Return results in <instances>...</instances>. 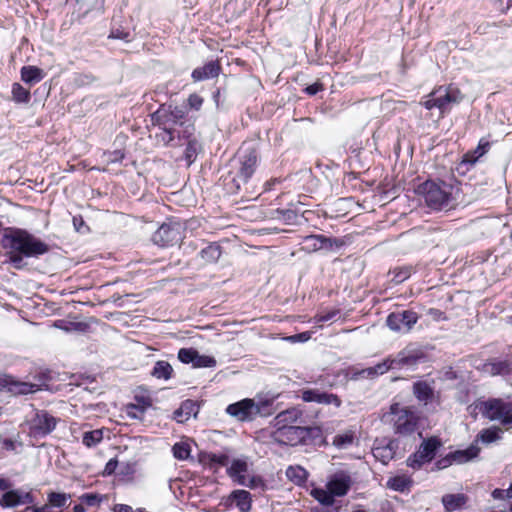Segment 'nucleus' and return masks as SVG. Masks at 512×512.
I'll use <instances>...</instances> for the list:
<instances>
[{"instance_id": "f257e3e1", "label": "nucleus", "mask_w": 512, "mask_h": 512, "mask_svg": "<svg viewBox=\"0 0 512 512\" xmlns=\"http://www.w3.org/2000/svg\"><path fill=\"white\" fill-rule=\"evenodd\" d=\"M1 245L9 262L17 269L24 265L25 258H38L49 252V245L21 228L8 227L4 230Z\"/></svg>"}, {"instance_id": "f03ea898", "label": "nucleus", "mask_w": 512, "mask_h": 512, "mask_svg": "<svg viewBox=\"0 0 512 512\" xmlns=\"http://www.w3.org/2000/svg\"><path fill=\"white\" fill-rule=\"evenodd\" d=\"M452 189L450 184L431 180L424 182L418 188L427 206L434 210H441L450 205Z\"/></svg>"}, {"instance_id": "7ed1b4c3", "label": "nucleus", "mask_w": 512, "mask_h": 512, "mask_svg": "<svg viewBox=\"0 0 512 512\" xmlns=\"http://www.w3.org/2000/svg\"><path fill=\"white\" fill-rule=\"evenodd\" d=\"M462 99L461 91L457 87L449 85L434 89L421 103L428 110L437 108L440 116H443L453 104L460 103Z\"/></svg>"}, {"instance_id": "20e7f679", "label": "nucleus", "mask_w": 512, "mask_h": 512, "mask_svg": "<svg viewBox=\"0 0 512 512\" xmlns=\"http://www.w3.org/2000/svg\"><path fill=\"white\" fill-rule=\"evenodd\" d=\"M387 416L390 418L389 421L393 423L397 434L410 435L416 430L418 417L409 407L394 403L390 406Z\"/></svg>"}, {"instance_id": "39448f33", "label": "nucleus", "mask_w": 512, "mask_h": 512, "mask_svg": "<svg viewBox=\"0 0 512 512\" xmlns=\"http://www.w3.org/2000/svg\"><path fill=\"white\" fill-rule=\"evenodd\" d=\"M251 463L247 457L234 458L227 467V475L238 485L257 488L263 485L260 477L250 474Z\"/></svg>"}, {"instance_id": "423d86ee", "label": "nucleus", "mask_w": 512, "mask_h": 512, "mask_svg": "<svg viewBox=\"0 0 512 512\" xmlns=\"http://www.w3.org/2000/svg\"><path fill=\"white\" fill-rule=\"evenodd\" d=\"M479 411L491 421H499L503 425L512 424V404L502 399H489L478 405Z\"/></svg>"}, {"instance_id": "0eeeda50", "label": "nucleus", "mask_w": 512, "mask_h": 512, "mask_svg": "<svg viewBox=\"0 0 512 512\" xmlns=\"http://www.w3.org/2000/svg\"><path fill=\"white\" fill-rule=\"evenodd\" d=\"M312 428L291 426L270 431V437L274 442L282 445L296 446L302 444L311 435Z\"/></svg>"}, {"instance_id": "6e6552de", "label": "nucleus", "mask_w": 512, "mask_h": 512, "mask_svg": "<svg viewBox=\"0 0 512 512\" xmlns=\"http://www.w3.org/2000/svg\"><path fill=\"white\" fill-rule=\"evenodd\" d=\"M57 420L46 411H37L28 421V435L41 439L50 434L56 427Z\"/></svg>"}, {"instance_id": "1a4fd4ad", "label": "nucleus", "mask_w": 512, "mask_h": 512, "mask_svg": "<svg viewBox=\"0 0 512 512\" xmlns=\"http://www.w3.org/2000/svg\"><path fill=\"white\" fill-rule=\"evenodd\" d=\"M226 412L240 421H249L261 413V403L253 399H243L228 405Z\"/></svg>"}, {"instance_id": "9d476101", "label": "nucleus", "mask_w": 512, "mask_h": 512, "mask_svg": "<svg viewBox=\"0 0 512 512\" xmlns=\"http://www.w3.org/2000/svg\"><path fill=\"white\" fill-rule=\"evenodd\" d=\"M182 226L180 223H164L153 234L152 240L155 244L165 247L179 243L182 239Z\"/></svg>"}, {"instance_id": "9b49d317", "label": "nucleus", "mask_w": 512, "mask_h": 512, "mask_svg": "<svg viewBox=\"0 0 512 512\" xmlns=\"http://www.w3.org/2000/svg\"><path fill=\"white\" fill-rule=\"evenodd\" d=\"M418 315L414 311L406 310L402 312L391 313L387 317L388 327L397 332H408L412 326L417 322Z\"/></svg>"}, {"instance_id": "f8f14e48", "label": "nucleus", "mask_w": 512, "mask_h": 512, "mask_svg": "<svg viewBox=\"0 0 512 512\" xmlns=\"http://www.w3.org/2000/svg\"><path fill=\"white\" fill-rule=\"evenodd\" d=\"M352 483L351 475L347 471L340 470L329 476L326 488L334 497H343L350 490Z\"/></svg>"}, {"instance_id": "ddd939ff", "label": "nucleus", "mask_w": 512, "mask_h": 512, "mask_svg": "<svg viewBox=\"0 0 512 512\" xmlns=\"http://www.w3.org/2000/svg\"><path fill=\"white\" fill-rule=\"evenodd\" d=\"M479 452L480 448L476 444H472L466 449L450 453L445 458L439 460L437 466L438 468H445L452 463L464 464L476 458Z\"/></svg>"}, {"instance_id": "4468645a", "label": "nucleus", "mask_w": 512, "mask_h": 512, "mask_svg": "<svg viewBox=\"0 0 512 512\" xmlns=\"http://www.w3.org/2000/svg\"><path fill=\"white\" fill-rule=\"evenodd\" d=\"M239 179L245 183L252 176L257 165V154L253 149L242 150L239 154Z\"/></svg>"}, {"instance_id": "2eb2a0df", "label": "nucleus", "mask_w": 512, "mask_h": 512, "mask_svg": "<svg viewBox=\"0 0 512 512\" xmlns=\"http://www.w3.org/2000/svg\"><path fill=\"white\" fill-rule=\"evenodd\" d=\"M393 358L395 369L414 368L418 363L424 361V354L417 349H404Z\"/></svg>"}, {"instance_id": "dca6fc26", "label": "nucleus", "mask_w": 512, "mask_h": 512, "mask_svg": "<svg viewBox=\"0 0 512 512\" xmlns=\"http://www.w3.org/2000/svg\"><path fill=\"white\" fill-rule=\"evenodd\" d=\"M302 399L305 402H315L323 405H333L336 408H339L342 404L341 399L336 394L320 391L318 389L303 390Z\"/></svg>"}, {"instance_id": "f3484780", "label": "nucleus", "mask_w": 512, "mask_h": 512, "mask_svg": "<svg viewBox=\"0 0 512 512\" xmlns=\"http://www.w3.org/2000/svg\"><path fill=\"white\" fill-rule=\"evenodd\" d=\"M302 410L292 407L278 413L270 424V429H282L286 427L295 426L298 420L302 417Z\"/></svg>"}, {"instance_id": "a211bd4d", "label": "nucleus", "mask_w": 512, "mask_h": 512, "mask_svg": "<svg viewBox=\"0 0 512 512\" xmlns=\"http://www.w3.org/2000/svg\"><path fill=\"white\" fill-rule=\"evenodd\" d=\"M34 499L30 492H25L20 489L9 490L3 494L0 499L2 507H15L23 504H31Z\"/></svg>"}, {"instance_id": "6ab92c4d", "label": "nucleus", "mask_w": 512, "mask_h": 512, "mask_svg": "<svg viewBox=\"0 0 512 512\" xmlns=\"http://www.w3.org/2000/svg\"><path fill=\"white\" fill-rule=\"evenodd\" d=\"M434 382L419 380L413 384V394L416 399L425 405L435 399Z\"/></svg>"}, {"instance_id": "aec40b11", "label": "nucleus", "mask_w": 512, "mask_h": 512, "mask_svg": "<svg viewBox=\"0 0 512 512\" xmlns=\"http://www.w3.org/2000/svg\"><path fill=\"white\" fill-rule=\"evenodd\" d=\"M490 147L491 143L487 139L481 138L473 151L464 154L460 165H465L467 169H469V167L474 166L477 161L490 150Z\"/></svg>"}, {"instance_id": "412c9836", "label": "nucleus", "mask_w": 512, "mask_h": 512, "mask_svg": "<svg viewBox=\"0 0 512 512\" xmlns=\"http://www.w3.org/2000/svg\"><path fill=\"white\" fill-rule=\"evenodd\" d=\"M156 114L159 125H168L175 128L176 125L183 123L184 112L177 107L170 110L157 111Z\"/></svg>"}, {"instance_id": "4be33fe9", "label": "nucleus", "mask_w": 512, "mask_h": 512, "mask_svg": "<svg viewBox=\"0 0 512 512\" xmlns=\"http://www.w3.org/2000/svg\"><path fill=\"white\" fill-rule=\"evenodd\" d=\"M219 72V65L214 61H210L204 66L194 69L192 72V78L194 81H202L205 79L217 77Z\"/></svg>"}, {"instance_id": "5701e85b", "label": "nucleus", "mask_w": 512, "mask_h": 512, "mask_svg": "<svg viewBox=\"0 0 512 512\" xmlns=\"http://www.w3.org/2000/svg\"><path fill=\"white\" fill-rule=\"evenodd\" d=\"M413 480L407 474H397L390 477L386 482V487L396 492H405L410 490Z\"/></svg>"}, {"instance_id": "b1692460", "label": "nucleus", "mask_w": 512, "mask_h": 512, "mask_svg": "<svg viewBox=\"0 0 512 512\" xmlns=\"http://www.w3.org/2000/svg\"><path fill=\"white\" fill-rule=\"evenodd\" d=\"M198 406L192 400L184 401L181 406L174 412V419L178 423H184L189 420L192 416H196L198 413Z\"/></svg>"}, {"instance_id": "393cba45", "label": "nucleus", "mask_w": 512, "mask_h": 512, "mask_svg": "<svg viewBox=\"0 0 512 512\" xmlns=\"http://www.w3.org/2000/svg\"><path fill=\"white\" fill-rule=\"evenodd\" d=\"M467 500V496L462 493L446 494L442 497L445 512H453L457 509H461L466 504Z\"/></svg>"}, {"instance_id": "a878e982", "label": "nucleus", "mask_w": 512, "mask_h": 512, "mask_svg": "<svg viewBox=\"0 0 512 512\" xmlns=\"http://www.w3.org/2000/svg\"><path fill=\"white\" fill-rule=\"evenodd\" d=\"M390 369H395L392 357L384 359L382 362L376 364L373 367L363 369L360 374H362L364 377H374L378 375H383Z\"/></svg>"}, {"instance_id": "bb28decb", "label": "nucleus", "mask_w": 512, "mask_h": 512, "mask_svg": "<svg viewBox=\"0 0 512 512\" xmlns=\"http://www.w3.org/2000/svg\"><path fill=\"white\" fill-rule=\"evenodd\" d=\"M230 499L236 504L241 512H248L252 506L251 494L246 490H235L231 493Z\"/></svg>"}, {"instance_id": "cd10ccee", "label": "nucleus", "mask_w": 512, "mask_h": 512, "mask_svg": "<svg viewBox=\"0 0 512 512\" xmlns=\"http://www.w3.org/2000/svg\"><path fill=\"white\" fill-rule=\"evenodd\" d=\"M44 76L43 70L36 66H24L21 69L22 81L30 85L40 82Z\"/></svg>"}, {"instance_id": "c85d7f7f", "label": "nucleus", "mask_w": 512, "mask_h": 512, "mask_svg": "<svg viewBox=\"0 0 512 512\" xmlns=\"http://www.w3.org/2000/svg\"><path fill=\"white\" fill-rule=\"evenodd\" d=\"M441 441L436 437H430L428 439L423 440L418 450L428 458L429 461L435 457L437 450L441 447Z\"/></svg>"}, {"instance_id": "c756f323", "label": "nucleus", "mask_w": 512, "mask_h": 512, "mask_svg": "<svg viewBox=\"0 0 512 512\" xmlns=\"http://www.w3.org/2000/svg\"><path fill=\"white\" fill-rule=\"evenodd\" d=\"M173 368L169 362L159 360L154 364L151 375L156 379L169 380L173 376Z\"/></svg>"}, {"instance_id": "7c9ffc66", "label": "nucleus", "mask_w": 512, "mask_h": 512, "mask_svg": "<svg viewBox=\"0 0 512 512\" xmlns=\"http://www.w3.org/2000/svg\"><path fill=\"white\" fill-rule=\"evenodd\" d=\"M8 390L13 394L24 395L37 391V385L11 379L7 383Z\"/></svg>"}, {"instance_id": "2f4dec72", "label": "nucleus", "mask_w": 512, "mask_h": 512, "mask_svg": "<svg viewBox=\"0 0 512 512\" xmlns=\"http://www.w3.org/2000/svg\"><path fill=\"white\" fill-rule=\"evenodd\" d=\"M355 432L346 430L334 436L332 444L338 449H347L354 444Z\"/></svg>"}, {"instance_id": "473e14b6", "label": "nucleus", "mask_w": 512, "mask_h": 512, "mask_svg": "<svg viewBox=\"0 0 512 512\" xmlns=\"http://www.w3.org/2000/svg\"><path fill=\"white\" fill-rule=\"evenodd\" d=\"M203 461L211 469L217 470L220 467L228 466L229 457L226 454L208 453L204 456Z\"/></svg>"}, {"instance_id": "72a5a7b5", "label": "nucleus", "mask_w": 512, "mask_h": 512, "mask_svg": "<svg viewBox=\"0 0 512 512\" xmlns=\"http://www.w3.org/2000/svg\"><path fill=\"white\" fill-rule=\"evenodd\" d=\"M287 478L297 485H302L306 482L308 473L301 466H289L286 469Z\"/></svg>"}, {"instance_id": "f704fd0d", "label": "nucleus", "mask_w": 512, "mask_h": 512, "mask_svg": "<svg viewBox=\"0 0 512 512\" xmlns=\"http://www.w3.org/2000/svg\"><path fill=\"white\" fill-rule=\"evenodd\" d=\"M310 495L324 506H332L335 502V497L327 488H313Z\"/></svg>"}, {"instance_id": "c9c22d12", "label": "nucleus", "mask_w": 512, "mask_h": 512, "mask_svg": "<svg viewBox=\"0 0 512 512\" xmlns=\"http://www.w3.org/2000/svg\"><path fill=\"white\" fill-rule=\"evenodd\" d=\"M327 242V239L321 235H310L304 239L303 249L312 252L322 249Z\"/></svg>"}, {"instance_id": "e433bc0d", "label": "nucleus", "mask_w": 512, "mask_h": 512, "mask_svg": "<svg viewBox=\"0 0 512 512\" xmlns=\"http://www.w3.org/2000/svg\"><path fill=\"white\" fill-rule=\"evenodd\" d=\"M71 499V495L68 493L50 492L47 495L49 507L62 508L65 507L67 502Z\"/></svg>"}, {"instance_id": "4c0bfd02", "label": "nucleus", "mask_w": 512, "mask_h": 512, "mask_svg": "<svg viewBox=\"0 0 512 512\" xmlns=\"http://www.w3.org/2000/svg\"><path fill=\"white\" fill-rule=\"evenodd\" d=\"M103 433V429L84 432L82 442L88 448L95 447L103 440Z\"/></svg>"}, {"instance_id": "58836bf2", "label": "nucleus", "mask_w": 512, "mask_h": 512, "mask_svg": "<svg viewBox=\"0 0 512 512\" xmlns=\"http://www.w3.org/2000/svg\"><path fill=\"white\" fill-rule=\"evenodd\" d=\"M160 129L161 131L156 133V138L158 142H162L165 145L169 144L174 139L175 134L180 135V132L172 126L160 125Z\"/></svg>"}, {"instance_id": "ea45409f", "label": "nucleus", "mask_w": 512, "mask_h": 512, "mask_svg": "<svg viewBox=\"0 0 512 512\" xmlns=\"http://www.w3.org/2000/svg\"><path fill=\"white\" fill-rule=\"evenodd\" d=\"M502 430L497 427H491L488 429H484L478 435V439L483 443H492L500 439Z\"/></svg>"}, {"instance_id": "a19ab883", "label": "nucleus", "mask_w": 512, "mask_h": 512, "mask_svg": "<svg viewBox=\"0 0 512 512\" xmlns=\"http://www.w3.org/2000/svg\"><path fill=\"white\" fill-rule=\"evenodd\" d=\"M11 92H12V96H13L14 101H16L18 103H27L30 100V98H31L29 90L24 88L19 83H14L12 85V91Z\"/></svg>"}, {"instance_id": "79ce46f5", "label": "nucleus", "mask_w": 512, "mask_h": 512, "mask_svg": "<svg viewBox=\"0 0 512 512\" xmlns=\"http://www.w3.org/2000/svg\"><path fill=\"white\" fill-rule=\"evenodd\" d=\"M172 452L176 459L187 460L190 456L191 448L187 442H178L173 445Z\"/></svg>"}, {"instance_id": "37998d69", "label": "nucleus", "mask_w": 512, "mask_h": 512, "mask_svg": "<svg viewBox=\"0 0 512 512\" xmlns=\"http://www.w3.org/2000/svg\"><path fill=\"white\" fill-rule=\"evenodd\" d=\"M192 366L194 368H207V367H215L216 360L214 357L208 355H201L196 350V356L193 359Z\"/></svg>"}, {"instance_id": "c03bdc74", "label": "nucleus", "mask_w": 512, "mask_h": 512, "mask_svg": "<svg viewBox=\"0 0 512 512\" xmlns=\"http://www.w3.org/2000/svg\"><path fill=\"white\" fill-rule=\"evenodd\" d=\"M407 466L413 469H420L425 463L430 462L428 458H426L420 450H417L415 453L410 455L407 458Z\"/></svg>"}, {"instance_id": "a18cd8bd", "label": "nucleus", "mask_w": 512, "mask_h": 512, "mask_svg": "<svg viewBox=\"0 0 512 512\" xmlns=\"http://www.w3.org/2000/svg\"><path fill=\"white\" fill-rule=\"evenodd\" d=\"M221 255V250L218 245L211 244L207 246L206 248L202 249L201 251V257L209 262H213L219 259Z\"/></svg>"}, {"instance_id": "49530a36", "label": "nucleus", "mask_w": 512, "mask_h": 512, "mask_svg": "<svg viewBox=\"0 0 512 512\" xmlns=\"http://www.w3.org/2000/svg\"><path fill=\"white\" fill-rule=\"evenodd\" d=\"M373 455L376 459L386 464L393 458V451L390 447H377L373 450Z\"/></svg>"}, {"instance_id": "de8ad7c7", "label": "nucleus", "mask_w": 512, "mask_h": 512, "mask_svg": "<svg viewBox=\"0 0 512 512\" xmlns=\"http://www.w3.org/2000/svg\"><path fill=\"white\" fill-rule=\"evenodd\" d=\"M102 499L103 497L97 493H85L79 497V500L83 504H86L87 506L91 507L98 506L101 503Z\"/></svg>"}, {"instance_id": "09e8293b", "label": "nucleus", "mask_w": 512, "mask_h": 512, "mask_svg": "<svg viewBox=\"0 0 512 512\" xmlns=\"http://www.w3.org/2000/svg\"><path fill=\"white\" fill-rule=\"evenodd\" d=\"M196 356V350L193 348H181L178 351V359L184 364H192Z\"/></svg>"}, {"instance_id": "8fccbe9b", "label": "nucleus", "mask_w": 512, "mask_h": 512, "mask_svg": "<svg viewBox=\"0 0 512 512\" xmlns=\"http://www.w3.org/2000/svg\"><path fill=\"white\" fill-rule=\"evenodd\" d=\"M485 367L486 371L492 375H500L508 372V364L506 362L489 363Z\"/></svg>"}, {"instance_id": "3c124183", "label": "nucleus", "mask_w": 512, "mask_h": 512, "mask_svg": "<svg viewBox=\"0 0 512 512\" xmlns=\"http://www.w3.org/2000/svg\"><path fill=\"white\" fill-rule=\"evenodd\" d=\"M76 2L79 5V10H82L83 13H88L98 4V0H76Z\"/></svg>"}, {"instance_id": "603ef678", "label": "nucleus", "mask_w": 512, "mask_h": 512, "mask_svg": "<svg viewBox=\"0 0 512 512\" xmlns=\"http://www.w3.org/2000/svg\"><path fill=\"white\" fill-rule=\"evenodd\" d=\"M113 512H148L144 508H136L134 509L130 505L126 504H116L113 507Z\"/></svg>"}, {"instance_id": "864d4df0", "label": "nucleus", "mask_w": 512, "mask_h": 512, "mask_svg": "<svg viewBox=\"0 0 512 512\" xmlns=\"http://www.w3.org/2000/svg\"><path fill=\"white\" fill-rule=\"evenodd\" d=\"M189 106L194 110H199L203 104V98L198 94H191L188 98Z\"/></svg>"}, {"instance_id": "5fc2aeb1", "label": "nucleus", "mask_w": 512, "mask_h": 512, "mask_svg": "<svg viewBox=\"0 0 512 512\" xmlns=\"http://www.w3.org/2000/svg\"><path fill=\"white\" fill-rule=\"evenodd\" d=\"M197 149L198 143L196 141H189L185 151V156L189 162H191L192 158L196 155Z\"/></svg>"}, {"instance_id": "6e6d98bb", "label": "nucleus", "mask_w": 512, "mask_h": 512, "mask_svg": "<svg viewBox=\"0 0 512 512\" xmlns=\"http://www.w3.org/2000/svg\"><path fill=\"white\" fill-rule=\"evenodd\" d=\"M336 315H337L336 311H329V312H326V313H320V314L315 316L314 320H315V323L328 322V321L333 320Z\"/></svg>"}, {"instance_id": "4d7b16f0", "label": "nucleus", "mask_w": 512, "mask_h": 512, "mask_svg": "<svg viewBox=\"0 0 512 512\" xmlns=\"http://www.w3.org/2000/svg\"><path fill=\"white\" fill-rule=\"evenodd\" d=\"M105 156L107 157V162H119L124 158V153L120 150H116L113 152L105 153Z\"/></svg>"}, {"instance_id": "13d9d810", "label": "nucleus", "mask_w": 512, "mask_h": 512, "mask_svg": "<svg viewBox=\"0 0 512 512\" xmlns=\"http://www.w3.org/2000/svg\"><path fill=\"white\" fill-rule=\"evenodd\" d=\"M323 90V85L320 82H315L305 88V92L309 95H316Z\"/></svg>"}, {"instance_id": "bf43d9fd", "label": "nucleus", "mask_w": 512, "mask_h": 512, "mask_svg": "<svg viewBox=\"0 0 512 512\" xmlns=\"http://www.w3.org/2000/svg\"><path fill=\"white\" fill-rule=\"evenodd\" d=\"M28 511H30V512H61V511H53L49 507V505H46V504L41 507H27L25 509V512H28Z\"/></svg>"}, {"instance_id": "052dcab7", "label": "nucleus", "mask_w": 512, "mask_h": 512, "mask_svg": "<svg viewBox=\"0 0 512 512\" xmlns=\"http://www.w3.org/2000/svg\"><path fill=\"white\" fill-rule=\"evenodd\" d=\"M11 487L12 483L9 480L0 477V490L7 492L11 490Z\"/></svg>"}, {"instance_id": "680f3d73", "label": "nucleus", "mask_w": 512, "mask_h": 512, "mask_svg": "<svg viewBox=\"0 0 512 512\" xmlns=\"http://www.w3.org/2000/svg\"><path fill=\"white\" fill-rule=\"evenodd\" d=\"M410 276V271L409 270H404V271H400L396 276H395V279L397 282H402L404 281L405 279H407L408 277Z\"/></svg>"}, {"instance_id": "e2e57ef3", "label": "nucleus", "mask_w": 512, "mask_h": 512, "mask_svg": "<svg viewBox=\"0 0 512 512\" xmlns=\"http://www.w3.org/2000/svg\"><path fill=\"white\" fill-rule=\"evenodd\" d=\"M492 496L494 499H505L506 497V490L503 489H495L492 492Z\"/></svg>"}, {"instance_id": "0e129e2a", "label": "nucleus", "mask_w": 512, "mask_h": 512, "mask_svg": "<svg viewBox=\"0 0 512 512\" xmlns=\"http://www.w3.org/2000/svg\"><path fill=\"white\" fill-rule=\"evenodd\" d=\"M133 410H136V411H137V412H139L140 414H142V413H143V409H141V408L137 407L136 405H132V406H130L129 411H128V414H129L130 416L134 417V418H137V417H138V415H137V413L133 412Z\"/></svg>"}, {"instance_id": "69168bd1", "label": "nucleus", "mask_w": 512, "mask_h": 512, "mask_svg": "<svg viewBox=\"0 0 512 512\" xmlns=\"http://www.w3.org/2000/svg\"><path fill=\"white\" fill-rule=\"evenodd\" d=\"M310 337V335L307 333V332H304V333H301V334H298V335H295L293 336L292 338H298L299 340L301 341H306L308 340Z\"/></svg>"}, {"instance_id": "338daca9", "label": "nucleus", "mask_w": 512, "mask_h": 512, "mask_svg": "<svg viewBox=\"0 0 512 512\" xmlns=\"http://www.w3.org/2000/svg\"><path fill=\"white\" fill-rule=\"evenodd\" d=\"M115 466H116V462H113L112 460H110L106 465L105 471H107L108 473H111L114 470Z\"/></svg>"}, {"instance_id": "774afa93", "label": "nucleus", "mask_w": 512, "mask_h": 512, "mask_svg": "<svg viewBox=\"0 0 512 512\" xmlns=\"http://www.w3.org/2000/svg\"><path fill=\"white\" fill-rule=\"evenodd\" d=\"M73 512H86L82 504H77L73 507Z\"/></svg>"}]
</instances>
